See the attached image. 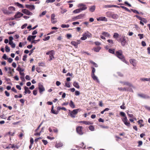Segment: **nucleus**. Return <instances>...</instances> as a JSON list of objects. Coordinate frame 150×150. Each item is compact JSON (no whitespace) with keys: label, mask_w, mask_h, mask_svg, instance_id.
<instances>
[{"label":"nucleus","mask_w":150,"mask_h":150,"mask_svg":"<svg viewBox=\"0 0 150 150\" xmlns=\"http://www.w3.org/2000/svg\"><path fill=\"white\" fill-rule=\"evenodd\" d=\"M113 38L117 41L120 42L121 45L123 46H124L127 43L125 36L124 35L119 36L117 33H114Z\"/></svg>","instance_id":"1"},{"label":"nucleus","mask_w":150,"mask_h":150,"mask_svg":"<svg viewBox=\"0 0 150 150\" xmlns=\"http://www.w3.org/2000/svg\"><path fill=\"white\" fill-rule=\"evenodd\" d=\"M116 56L120 59L122 61L128 64L129 63L126 60L124 55L122 54V50H119L115 52V54Z\"/></svg>","instance_id":"2"},{"label":"nucleus","mask_w":150,"mask_h":150,"mask_svg":"<svg viewBox=\"0 0 150 150\" xmlns=\"http://www.w3.org/2000/svg\"><path fill=\"white\" fill-rule=\"evenodd\" d=\"M120 115L121 116L124 117L123 118H122V120L124 124L127 127H130V123L129 122H128L127 118L125 112H120Z\"/></svg>","instance_id":"3"},{"label":"nucleus","mask_w":150,"mask_h":150,"mask_svg":"<svg viewBox=\"0 0 150 150\" xmlns=\"http://www.w3.org/2000/svg\"><path fill=\"white\" fill-rule=\"evenodd\" d=\"M81 110L80 109L74 110L70 113V116L72 118H74L78 112L80 111Z\"/></svg>","instance_id":"4"},{"label":"nucleus","mask_w":150,"mask_h":150,"mask_svg":"<svg viewBox=\"0 0 150 150\" xmlns=\"http://www.w3.org/2000/svg\"><path fill=\"white\" fill-rule=\"evenodd\" d=\"M46 54L49 55L50 59H49V61H50L54 58V52L53 50L47 52L46 53Z\"/></svg>","instance_id":"5"},{"label":"nucleus","mask_w":150,"mask_h":150,"mask_svg":"<svg viewBox=\"0 0 150 150\" xmlns=\"http://www.w3.org/2000/svg\"><path fill=\"white\" fill-rule=\"evenodd\" d=\"M83 128L82 126H78L76 127V130L77 133L80 135H82L83 134V132L82 129Z\"/></svg>","instance_id":"6"},{"label":"nucleus","mask_w":150,"mask_h":150,"mask_svg":"<svg viewBox=\"0 0 150 150\" xmlns=\"http://www.w3.org/2000/svg\"><path fill=\"white\" fill-rule=\"evenodd\" d=\"M102 35H100V38L101 39L104 40H105L106 39L103 36L107 37H110V34L108 33L105 32H103L102 33Z\"/></svg>","instance_id":"7"},{"label":"nucleus","mask_w":150,"mask_h":150,"mask_svg":"<svg viewBox=\"0 0 150 150\" xmlns=\"http://www.w3.org/2000/svg\"><path fill=\"white\" fill-rule=\"evenodd\" d=\"M38 89L39 92L40 94H42V92L45 90V88L43 85L41 83L38 84Z\"/></svg>","instance_id":"8"},{"label":"nucleus","mask_w":150,"mask_h":150,"mask_svg":"<svg viewBox=\"0 0 150 150\" xmlns=\"http://www.w3.org/2000/svg\"><path fill=\"white\" fill-rule=\"evenodd\" d=\"M78 6L79 8L81 11L85 10L87 8L86 5L82 4H78Z\"/></svg>","instance_id":"9"},{"label":"nucleus","mask_w":150,"mask_h":150,"mask_svg":"<svg viewBox=\"0 0 150 150\" xmlns=\"http://www.w3.org/2000/svg\"><path fill=\"white\" fill-rule=\"evenodd\" d=\"M138 96L144 99H149L150 98V97L149 96L143 93H139L138 94Z\"/></svg>","instance_id":"10"},{"label":"nucleus","mask_w":150,"mask_h":150,"mask_svg":"<svg viewBox=\"0 0 150 150\" xmlns=\"http://www.w3.org/2000/svg\"><path fill=\"white\" fill-rule=\"evenodd\" d=\"M80 43V40H77L76 41H72L71 42V44L74 46L76 48L77 47L78 45Z\"/></svg>","instance_id":"11"},{"label":"nucleus","mask_w":150,"mask_h":150,"mask_svg":"<svg viewBox=\"0 0 150 150\" xmlns=\"http://www.w3.org/2000/svg\"><path fill=\"white\" fill-rule=\"evenodd\" d=\"M22 11L25 14L31 16L32 15L33 13L30 12L27 9H23L22 10Z\"/></svg>","instance_id":"12"},{"label":"nucleus","mask_w":150,"mask_h":150,"mask_svg":"<svg viewBox=\"0 0 150 150\" xmlns=\"http://www.w3.org/2000/svg\"><path fill=\"white\" fill-rule=\"evenodd\" d=\"M85 15L84 14H80L75 17L72 18L73 21H75L76 19H80L82 18Z\"/></svg>","instance_id":"13"},{"label":"nucleus","mask_w":150,"mask_h":150,"mask_svg":"<svg viewBox=\"0 0 150 150\" xmlns=\"http://www.w3.org/2000/svg\"><path fill=\"white\" fill-rule=\"evenodd\" d=\"M55 16V15L54 13H52L51 15V21L53 23H55L57 22V21H54L55 19V18H54Z\"/></svg>","instance_id":"14"},{"label":"nucleus","mask_w":150,"mask_h":150,"mask_svg":"<svg viewBox=\"0 0 150 150\" xmlns=\"http://www.w3.org/2000/svg\"><path fill=\"white\" fill-rule=\"evenodd\" d=\"M23 14L20 12H18L14 16L15 18H19L22 16Z\"/></svg>","instance_id":"15"},{"label":"nucleus","mask_w":150,"mask_h":150,"mask_svg":"<svg viewBox=\"0 0 150 150\" xmlns=\"http://www.w3.org/2000/svg\"><path fill=\"white\" fill-rule=\"evenodd\" d=\"M25 7L26 8L31 10H34L35 9L34 6L32 5H25Z\"/></svg>","instance_id":"16"},{"label":"nucleus","mask_w":150,"mask_h":150,"mask_svg":"<svg viewBox=\"0 0 150 150\" xmlns=\"http://www.w3.org/2000/svg\"><path fill=\"white\" fill-rule=\"evenodd\" d=\"M130 62L132 64L133 66L135 67L136 65V61L134 59H130Z\"/></svg>","instance_id":"17"},{"label":"nucleus","mask_w":150,"mask_h":150,"mask_svg":"<svg viewBox=\"0 0 150 150\" xmlns=\"http://www.w3.org/2000/svg\"><path fill=\"white\" fill-rule=\"evenodd\" d=\"M36 37V35H34V36L30 35V36H29L28 37L27 39L28 41L30 42L32 40H34Z\"/></svg>","instance_id":"18"},{"label":"nucleus","mask_w":150,"mask_h":150,"mask_svg":"<svg viewBox=\"0 0 150 150\" xmlns=\"http://www.w3.org/2000/svg\"><path fill=\"white\" fill-rule=\"evenodd\" d=\"M24 89H25V91L24 93L25 94H26L27 93L28 94H30L31 93V91L29 89V88L26 86H25L24 87Z\"/></svg>","instance_id":"19"},{"label":"nucleus","mask_w":150,"mask_h":150,"mask_svg":"<svg viewBox=\"0 0 150 150\" xmlns=\"http://www.w3.org/2000/svg\"><path fill=\"white\" fill-rule=\"evenodd\" d=\"M55 146L56 147L58 148L62 147L63 146V144L60 142H57Z\"/></svg>","instance_id":"20"},{"label":"nucleus","mask_w":150,"mask_h":150,"mask_svg":"<svg viewBox=\"0 0 150 150\" xmlns=\"http://www.w3.org/2000/svg\"><path fill=\"white\" fill-rule=\"evenodd\" d=\"M120 82L121 83L123 84L124 85H127L130 87L132 86V84L128 82L120 81Z\"/></svg>","instance_id":"21"},{"label":"nucleus","mask_w":150,"mask_h":150,"mask_svg":"<svg viewBox=\"0 0 150 150\" xmlns=\"http://www.w3.org/2000/svg\"><path fill=\"white\" fill-rule=\"evenodd\" d=\"M79 123H82L86 125H89L91 124V123L89 122L86 121H81L79 122Z\"/></svg>","instance_id":"22"},{"label":"nucleus","mask_w":150,"mask_h":150,"mask_svg":"<svg viewBox=\"0 0 150 150\" xmlns=\"http://www.w3.org/2000/svg\"><path fill=\"white\" fill-rule=\"evenodd\" d=\"M70 106L72 108H75V106L74 102L71 100L70 101V103L69 104Z\"/></svg>","instance_id":"23"},{"label":"nucleus","mask_w":150,"mask_h":150,"mask_svg":"<svg viewBox=\"0 0 150 150\" xmlns=\"http://www.w3.org/2000/svg\"><path fill=\"white\" fill-rule=\"evenodd\" d=\"M98 21H107V20L106 18L105 17H100L97 19Z\"/></svg>","instance_id":"24"},{"label":"nucleus","mask_w":150,"mask_h":150,"mask_svg":"<svg viewBox=\"0 0 150 150\" xmlns=\"http://www.w3.org/2000/svg\"><path fill=\"white\" fill-rule=\"evenodd\" d=\"M84 35L86 36L87 37L89 38L91 37V34L89 32L87 31L84 34Z\"/></svg>","instance_id":"25"},{"label":"nucleus","mask_w":150,"mask_h":150,"mask_svg":"<svg viewBox=\"0 0 150 150\" xmlns=\"http://www.w3.org/2000/svg\"><path fill=\"white\" fill-rule=\"evenodd\" d=\"M118 89L121 91H128V89L127 88H123L122 87L120 88H118Z\"/></svg>","instance_id":"26"},{"label":"nucleus","mask_w":150,"mask_h":150,"mask_svg":"<svg viewBox=\"0 0 150 150\" xmlns=\"http://www.w3.org/2000/svg\"><path fill=\"white\" fill-rule=\"evenodd\" d=\"M91 77L94 80L96 81L97 82H99L97 77L95 75V74H91Z\"/></svg>","instance_id":"27"},{"label":"nucleus","mask_w":150,"mask_h":150,"mask_svg":"<svg viewBox=\"0 0 150 150\" xmlns=\"http://www.w3.org/2000/svg\"><path fill=\"white\" fill-rule=\"evenodd\" d=\"M107 42L110 43L109 45L110 47L113 46L114 43L113 40L109 39L107 40Z\"/></svg>","instance_id":"28"},{"label":"nucleus","mask_w":150,"mask_h":150,"mask_svg":"<svg viewBox=\"0 0 150 150\" xmlns=\"http://www.w3.org/2000/svg\"><path fill=\"white\" fill-rule=\"evenodd\" d=\"M73 85V86L75 87L76 88H80V87H79V85L78 83L76 81L74 82Z\"/></svg>","instance_id":"29"},{"label":"nucleus","mask_w":150,"mask_h":150,"mask_svg":"<svg viewBox=\"0 0 150 150\" xmlns=\"http://www.w3.org/2000/svg\"><path fill=\"white\" fill-rule=\"evenodd\" d=\"M1 10L4 14H8V11L7 10V8H3Z\"/></svg>","instance_id":"30"},{"label":"nucleus","mask_w":150,"mask_h":150,"mask_svg":"<svg viewBox=\"0 0 150 150\" xmlns=\"http://www.w3.org/2000/svg\"><path fill=\"white\" fill-rule=\"evenodd\" d=\"M112 14V13L110 12H108L106 13V16L109 18H111Z\"/></svg>","instance_id":"31"},{"label":"nucleus","mask_w":150,"mask_h":150,"mask_svg":"<svg viewBox=\"0 0 150 150\" xmlns=\"http://www.w3.org/2000/svg\"><path fill=\"white\" fill-rule=\"evenodd\" d=\"M118 7V6H117V5H106L104 6V7L105 8H112V7Z\"/></svg>","instance_id":"32"},{"label":"nucleus","mask_w":150,"mask_h":150,"mask_svg":"<svg viewBox=\"0 0 150 150\" xmlns=\"http://www.w3.org/2000/svg\"><path fill=\"white\" fill-rule=\"evenodd\" d=\"M118 17L119 16L118 15L112 14L111 18L113 19H116L118 18Z\"/></svg>","instance_id":"33"},{"label":"nucleus","mask_w":150,"mask_h":150,"mask_svg":"<svg viewBox=\"0 0 150 150\" xmlns=\"http://www.w3.org/2000/svg\"><path fill=\"white\" fill-rule=\"evenodd\" d=\"M141 80L142 81H150V78H143L141 79Z\"/></svg>","instance_id":"34"},{"label":"nucleus","mask_w":150,"mask_h":150,"mask_svg":"<svg viewBox=\"0 0 150 150\" xmlns=\"http://www.w3.org/2000/svg\"><path fill=\"white\" fill-rule=\"evenodd\" d=\"M95 6H93L90 8L89 10L91 12H93L95 10Z\"/></svg>","instance_id":"35"},{"label":"nucleus","mask_w":150,"mask_h":150,"mask_svg":"<svg viewBox=\"0 0 150 150\" xmlns=\"http://www.w3.org/2000/svg\"><path fill=\"white\" fill-rule=\"evenodd\" d=\"M57 109L58 110H63L64 111H66L67 110V109L66 108L64 107H58L57 108Z\"/></svg>","instance_id":"36"},{"label":"nucleus","mask_w":150,"mask_h":150,"mask_svg":"<svg viewBox=\"0 0 150 150\" xmlns=\"http://www.w3.org/2000/svg\"><path fill=\"white\" fill-rule=\"evenodd\" d=\"M2 58L4 59L8 60V61L9 62V58H7V56L5 54H4L2 57Z\"/></svg>","instance_id":"37"},{"label":"nucleus","mask_w":150,"mask_h":150,"mask_svg":"<svg viewBox=\"0 0 150 150\" xmlns=\"http://www.w3.org/2000/svg\"><path fill=\"white\" fill-rule=\"evenodd\" d=\"M53 106H52V110H51L52 112V113H53L54 114H58V111H55V110H53Z\"/></svg>","instance_id":"38"},{"label":"nucleus","mask_w":150,"mask_h":150,"mask_svg":"<svg viewBox=\"0 0 150 150\" xmlns=\"http://www.w3.org/2000/svg\"><path fill=\"white\" fill-rule=\"evenodd\" d=\"M90 62L95 67H98V65L96 63H95L94 62L91 60L90 61Z\"/></svg>","instance_id":"39"},{"label":"nucleus","mask_w":150,"mask_h":150,"mask_svg":"<svg viewBox=\"0 0 150 150\" xmlns=\"http://www.w3.org/2000/svg\"><path fill=\"white\" fill-rule=\"evenodd\" d=\"M69 26V24H62L61 25V27L62 28H68Z\"/></svg>","instance_id":"40"},{"label":"nucleus","mask_w":150,"mask_h":150,"mask_svg":"<svg viewBox=\"0 0 150 150\" xmlns=\"http://www.w3.org/2000/svg\"><path fill=\"white\" fill-rule=\"evenodd\" d=\"M115 50L114 49H109L108 50V52L114 54Z\"/></svg>","instance_id":"41"},{"label":"nucleus","mask_w":150,"mask_h":150,"mask_svg":"<svg viewBox=\"0 0 150 150\" xmlns=\"http://www.w3.org/2000/svg\"><path fill=\"white\" fill-rule=\"evenodd\" d=\"M16 70L18 71L20 73V72H23L24 71L23 69H22L20 67H18L16 68Z\"/></svg>","instance_id":"42"},{"label":"nucleus","mask_w":150,"mask_h":150,"mask_svg":"<svg viewBox=\"0 0 150 150\" xmlns=\"http://www.w3.org/2000/svg\"><path fill=\"white\" fill-rule=\"evenodd\" d=\"M16 5L20 8H24V6L21 4H20L18 2L16 3Z\"/></svg>","instance_id":"43"},{"label":"nucleus","mask_w":150,"mask_h":150,"mask_svg":"<svg viewBox=\"0 0 150 150\" xmlns=\"http://www.w3.org/2000/svg\"><path fill=\"white\" fill-rule=\"evenodd\" d=\"M89 129L91 131H93L94 130V128L93 125H90L89 127Z\"/></svg>","instance_id":"44"},{"label":"nucleus","mask_w":150,"mask_h":150,"mask_svg":"<svg viewBox=\"0 0 150 150\" xmlns=\"http://www.w3.org/2000/svg\"><path fill=\"white\" fill-rule=\"evenodd\" d=\"M120 7L122 8L125 9L126 11H128V12L130 11V10H129V9L128 8H127L126 7L123 6H121Z\"/></svg>","instance_id":"45"},{"label":"nucleus","mask_w":150,"mask_h":150,"mask_svg":"<svg viewBox=\"0 0 150 150\" xmlns=\"http://www.w3.org/2000/svg\"><path fill=\"white\" fill-rule=\"evenodd\" d=\"M81 11L80 10V9H76L75 10H74V11H73V13H79L81 12Z\"/></svg>","instance_id":"46"},{"label":"nucleus","mask_w":150,"mask_h":150,"mask_svg":"<svg viewBox=\"0 0 150 150\" xmlns=\"http://www.w3.org/2000/svg\"><path fill=\"white\" fill-rule=\"evenodd\" d=\"M10 45H11V47L13 48H14L16 47L15 44L13 43V42H11V44H10Z\"/></svg>","instance_id":"47"},{"label":"nucleus","mask_w":150,"mask_h":150,"mask_svg":"<svg viewBox=\"0 0 150 150\" xmlns=\"http://www.w3.org/2000/svg\"><path fill=\"white\" fill-rule=\"evenodd\" d=\"M101 48L100 47H98L96 48H95L94 49L95 51L96 52H98L99 51L100 49Z\"/></svg>","instance_id":"48"},{"label":"nucleus","mask_w":150,"mask_h":150,"mask_svg":"<svg viewBox=\"0 0 150 150\" xmlns=\"http://www.w3.org/2000/svg\"><path fill=\"white\" fill-rule=\"evenodd\" d=\"M47 11H43L41 14L39 15L41 17L42 16L45 15Z\"/></svg>","instance_id":"49"},{"label":"nucleus","mask_w":150,"mask_h":150,"mask_svg":"<svg viewBox=\"0 0 150 150\" xmlns=\"http://www.w3.org/2000/svg\"><path fill=\"white\" fill-rule=\"evenodd\" d=\"M87 38V37L84 34L83 35V36L82 37H81V39L82 40H85Z\"/></svg>","instance_id":"50"},{"label":"nucleus","mask_w":150,"mask_h":150,"mask_svg":"<svg viewBox=\"0 0 150 150\" xmlns=\"http://www.w3.org/2000/svg\"><path fill=\"white\" fill-rule=\"evenodd\" d=\"M138 36H139V39H140L143 38L144 37V35L143 34H139Z\"/></svg>","instance_id":"51"},{"label":"nucleus","mask_w":150,"mask_h":150,"mask_svg":"<svg viewBox=\"0 0 150 150\" xmlns=\"http://www.w3.org/2000/svg\"><path fill=\"white\" fill-rule=\"evenodd\" d=\"M5 50L7 52H9V48L7 45H6L5 47Z\"/></svg>","instance_id":"52"},{"label":"nucleus","mask_w":150,"mask_h":150,"mask_svg":"<svg viewBox=\"0 0 150 150\" xmlns=\"http://www.w3.org/2000/svg\"><path fill=\"white\" fill-rule=\"evenodd\" d=\"M92 71L91 74H94V73L96 71V69L94 68L93 67H92Z\"/></svg>","instance_id":"53"},{"label":"nucleus","mask_w":150,"mask_h":150,"mask_svg":"<svg viewBox=\"0 0 150 150\" xmlns=\"http://www.w3.org/2000/svg\"><path fill=\"white\" fill-rule=\"evenodd\" d=\"M56 0H47L46 2L47 3H52L55 1Z\"/></svg>","instance_id":"54"},{"label":"nucleus","mask_w":150,"mask_h":150,"mask_svg":"<svg viewBox=\"0 0 150 150\" xmlns=\"http://www.w3.org/2000/svg\"><path fill=\"white\" fill-rule=\"evenodd\" d=\"M65 86H66L68 88H69L70 87V86L69 84V83H65Z\"/></svg>","instance_id":"55"},{"label":"nucleus","mask_w":150,"mask_h":150,"mask_svg":"<svg viewBox=\"0 0 150 150\" xmlns=\"http://www.w3.org/2000/svg\"><path fill=\"white\" fill-rule=\"evenodd\" d=\"M131 10L134 13H137V14H139V12L137 11V10H136L133 9H131Z\"/></svg>","instance_id":"56"},{"label":"nucleus","mask_w":150,"mask_h":150,"mask_svg":"<svg viewBox=\"0 0 150 150\" xmlns=\"http://www.w3.org/2000/svg\"><path fill=\"white\" fill-rule=\"evenodd\" d=\"M33 93L34 95L36 96L37 94V90L35 89L33 90Z\"/></svg>","instance_id":"57"},{"label":"nucleus","mask_w":150,"mask_h":150,"mask_svg":"<svg viewBox=\"0 0 150 150\" xmlns=\"http://www.w3.org/2000/svg\"><path fill=\"white\" fill-rule=\"evenodd\" d=\"M42 141L43 142L44 144L45 145H46L48 143L47 141L46 140L43 139L42 140Z\"/></svg>","instance_id":"58"},{"label":"nucleus","mask_w":150,"mask_h":150,"mask_svg":"<svg viewBox=\"0 0 150 150\" xmlns=\"http://www.w3.org/2000/svg\"><path fill=\"white\" fill-rule=\"evenodd\" d=\"M135 16L139 20L141 21H142V19H143V18H142V17H140V16H138V15H136Z\"/></svg>","instance_id":"59"},{"label":"nucleus","mask_w":150,"mask_h":150,"mask_svg":"<svg viewBox=\"0 0 150 150\" xmlns=\"http://www.w3.org/2000/svg\"><path fill=\"white\" fill-rule=\"evenodd\" d=\"M142 45L143 46L145 47L146 45V44L144 41H142Z\"/></svg>","instance_id":"60"},{"label":"nucleus","mask_w":150,"mask_h":150,"mask_svg":"<svg viewBox=\"0 0 150 150\" xmlns=\"http://www.w3.org/2000/svg\"><path fill=\"white\" fill-rule=\"evenodd\" d=\"M125 103H123V105L120 106V108L121 109H125V107L124 106Z\"/></svg>","instance_id":"61"},{"label":"nucleus","mask_w":150,"mask_h":150,"mask_svg":"<svg viewBox=\"0 0 150 150\" xmlns=\"http://www.w3.org/2000/svg\"><path fill=\"white\" fill-rule=\"evenodd\" d=\"M50 36H48L46 37L45 39H43V40L44 41H47L48 40L50 39Z\"/></svg>","instance_id":"62"},{"label":"nucleus","mask_w":150,"mask_h":150,"mask_svg":"<svg viewBox=\"0 0 150 150\" xmlns=\"http://www.w3.org/2000/svg\"><path fill=\"white\" fill-rule=\"evenodd\" d=\"M95 44L96 45H101V43L100 42L98 41H96L94 42Z\"/></svg>","instance_id":"63"},{"label":"nucleus","mask_w":150,"mask_h":150,"mask_svg":"<svg viewBox=\"0 0 150 150\" xmlns=\"http://www.w3.org/2000/svg\"><path fill=\"white\" fill-rule=\"evenodd\" d=\"M143 121L142 120H140L137 121V122L139 124L143 123Z\"/></svg>","instance_id":"64"}]
</instances>
